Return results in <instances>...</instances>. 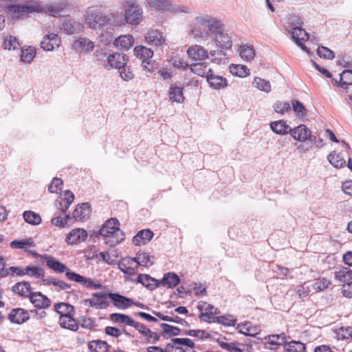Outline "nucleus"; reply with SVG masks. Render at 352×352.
<instances>
[{"mask_svg": "<svg viewBox=\"0 0 352 352\" xmlns=\"http://www.w3.org/2000/svg\"><path fill=\"white\" fill-rule=\"evenodd\" d=\"M252 86L262 91L270 92L271 90L270 82L265 79L260 77H255L253 82Z\"/></svg>", "mask_w": 352, "mask_h": 352, "instance_id": "52", "label": "nucleus"}, {"mask_svg": "<svg viewBox=\"0 0 352 352\" xmlns=\"http://www.w3.org/2000/svg\"><path fill=\"white\" fill-rule=\"evenodd\" d=\"M153 236V233L150 230H142L133 238V243L135 245L141 246L149 242Z\"/></svg>", "mask_w": 352, "mask_h": 352, "instance_id": "26", "label": "nucleus"}, {"mask_svg": "<svg viewBox=\"0 0 352 352\" xmlns=\"http://www.w3.org/2000/svg\"><path fill=\"white\" fill-rule=\"evenodd\" d=\"M72 47L76 52H89L93 50L94 45L88 38H80L73 43Z\"/></svg>", "mask_w": 352, "mask_h": 352, "instance_id": "30", "label": "nucleus"}, {"mask_svg": "<svg viewBox=\"0 0 352 352\" xmlns=\"http://www.w3.org/2000/svg\"><path fill=\"white\" fill-rule=\"evenodd\" d=\"M295 291L300 298H305L313 292L309 281L305 282L303 284L296 286Z\"/></svg>", "mask_w": 352, "mask_h": 352, "instance_id": "53", "label": "nucleus"}, {"mask_svg": "<svg viewBox=\"0 0 352 352\" xmlns=\"http://www.w3.org/2000/svg\"><path fill=\"white\" fill-rule=\"evenodd\" d=\"M317 54L320 57L327 59H333L335 57L333 52L324 46H318Z\"/></svg>", "mask_w": 352, "mask_h": 352, "instance_id": "63", "label": "nucleus"}, {"mask_svg": "<svg viewBox=\"0 0 352 352\" xmlns=\"http://www.w3.org/2000/svg\"><path fill=\"white\" fill-rule=\"evenodd\" d=\"M221 28L220 21L216 20H209L203 18H197L195 26L192 32L198 36H201L204 32H207L206 28L212 33H217Z\"/></svg>", "mask_w": 352, "mask_h": 352, "instance_id": "5", "label": "nucleus"}, {"mask_svg": "<svg viewBox=\"0 0 352 352\" xmlns=\"http://www.w3.org/2000/svg\"><path fill=\"white\" fill-rule=\"evenodd\" d=\"M63 185L61 179L54 177L48 186V190L51 193L58 194L62 190Z\"/></svg>", "mask_w": 352, "mask_h": 352, "instance_id": "60", "label": "nucleus"}, {"mask_svg": "<svg viewBox=\"0 0 352 352\" xmlns=\"http://www.w3.org/2000/svg\"><path fill=\"white\" fill-rule=\"evenodd\" d=\"M44 258L46 260L47 266L52 270L59 273H66L67 271H70L65 265L60 263L53 256L45 255Z\"/></svg>", "mask_w": 352, "mask_h": 352, "instance_id": "28", "label": "nucleus"}, {"mask_svg": "<svg viewBox=\"0 0 352 352\" xmlns=\"http://www.w3.org/2000/svg\"><path fill=\"white\" fill-rule=\"evenodd\" d=\"M237 328L240 333L250 336H255L261 331L260 326L254 324L251 322H245L239 324Z\"/></svg>", "mask_w": 352, "mask_h": 352, "instance_id": "22", "label": "nucleus"}, {"mask_svg": "<svg viewBox=\"0 0 352 352\" xmlns=\"http://www.w3.org/2000/svg\"><path fill=\"white\" fill-rule=\"evenodd\" d=\"M9 320L14 323L22 324L29 320V312L22 308L14 309L8 316Z\"/></svg>", "mask_w": 352, "mask_h": 352, "instance_id": "19", "label": "nucleus"}, {"mask_svg": "<svg viewBox=\"0 0 352 352\" xmlns=\"http://www.w3.org/2000/svg\"><path fill=\"white\" fill-rule=\"evenodd\" d=\"M8 275H16L17 276H25V267L21 266H13L6 269L3 268L1 277H6Z\"/></svg>", "mask_w": 352, "mask_h": 352, "instance_id": "49", "label": "nucleus"}, {"mask_svg": "<svg viewBox=\"0 0 352 352\" xmlns=\"http://www.w3.org/2000/svg\"><path fill=\"white\" fill-rule=\"evenodd\" d=\"M152 256L146 252H139L137 254L136 257L134 258L137 264L142 266H148L153 264L152 261Z\"/></svg>", "mask_w": 352, "mask_h": 352, "instance_id": "56", "label": "nucleus"}, {"mask_svg": "<svg viewBox=\"0 0 352 352\" xmlns=\"http://www.w3.org/2000/svg\"><path fill=\"white\" fill-rule=\"evenodd\" d=\"M9 10L12 12L14 17L19 19L30 12H42L44 8L38 1L32 0L24 5H12L9 7Z\"/></svg>", "mask_w": 352, "mask_h": 352, "instance_id": "3", "label": "nucleus"}, {"mask_svg": "<svg viewBox=\"0 0 352 352\" xmlns=\"http://www.w3.org/2000/svg\"><path fill=\"white\" fill-rule=\"evenodd\" d=\"M239 54L243 60L251 61L255 56L254 49L252 46L242 45L239 47Z\"/></svg>", "mask_w": 352, "mask_h": 352, "instance_id": "50", "label": "nucleus"}, {"mask_svg": "<svg viewBox=\"0 0 352 352\" xmlns=\"http://www.w3.org/2000/svg\"><path fill=\"white\" fill-rule=\"evenodd\" d=\"M20 46L18 38L12 35H7L4 37L2 47L6 50H14Z\"/></svg>", "mask_w": 352, "mask_h": 352, "instance_id": "48", "label": "nucleus"}, {"mask_svg": "<svg viewBox=\"0 0 352 352\" xmlns=\"http://www.w3.org/2000/svg\"><path fill=\"white\" fill-rule=\"evenodd\" d=\"M107 16L103 14L100 6H94L87 8L85 23L90 28H100L107 24Z\"/></svg>", "mask_w": 352, "mask_h": 352, "instance_id": "2", "label": "nucleus"}, {"mask_svg": "<svg viewBox=\"0 0 352 352\" xmlns=\"http://www.w3.org/2000/svg\"><path fill=\"white\" fill-rule=\"evenodd\" d=\"M66 277L68 280L76 283H80L82 285L88 289H101L102 285L99 283H95L91 278H85L76 272L67 271Z\"/></svg>", "mask_w": 352, "mask_h": 352, "instance_id": "8", "label": "nucleus"}, {"mask_svg": "<svg viewBox=\"0 0 352 352\" xmlns=\"http://www.w3.org/2000/svg\"><path fill=\"white\" fill-rule=\"evenodd\" d=\"M306 349L305 344L296 340L287 341L283 345L285 352H305Z\"/></svg>", "mask_w": 352, "mask_h": 352, "instance_id": "39", "label": "nucleus"}, {"mask_svg": "<svg viewBox=\"0 0 352 352\" xmlns=\"http://www.w3.org/2000/svg\"><path fill=\"white\" fill-rule=\"evenodd\" d=\"M108 22L109 25L114 27H120L123 25L126 22L124 18L123 19L121 15L112 14L110 16H107Z\"/></svg>", "mask_w": 352, "mask_h": 352, "instance_id": "61", "label": "nucleus"}, {"mask_svg": "<svg viewBox=\"0 0 352 352\" xmlns=\"http://www.w3.org/2000/svg\"><path fill=\"white\" fill-rule=\"evenodd\" d=\"M190 69L192 73L201 77H207L208 74L212 72V69H208L207 65L204 63L192 64L190 67Z\"/></svg>", "mask_w": 352, "mask_h": 352, "instance_id": "47", "label": "nucleus"}, {"mask_svg": "<svg viewBox=\"0 0 352 352\" xmlns=\"http://www.w3.org/2000/svg\"><path fill=\"white\" fill-rule=\"evenodd\" d=\"M148 5L159 10H168L171 4L168 0H148Z\"/></svg>", "mask_w": 352, "mask_h": 352, "instance_id": "58", "label": "nucleus"}, {"mask_svg": "<svg viewBox=\"0 0 352 352\" xmlns=\"http://www.w3.org/2000/svg\"><path fill=\"white\" fill-rule=\"evenodd\" d=\"M145 39L149 45L156 47L161 46L164 42L162 34L158 30H155L148 31Z\"/></svg>", "mask_w": 352, "mask_h": 352, "instance_id": "31", "label": "nucleus"}, {"mask_svg": "<svg viewBox=\"0 0 352 352\" xmlns=\"http://www.w3.org/2000/svg\"><path fill=\"white\" fill-rule=\"evenodd\" d=\"M341 86L352 85V71L345 70L340 74Z\"/></svg>", "mask_w": 352, "mask_h": 352, "instance_id": "64", "label": "nucleus"}, {"mask_svg": "<svg viewBox=\"0 0 352 352\" xmlns=\"http://www.w3.org/2000/svg\"><path fill=\"white\" fill-rule=\"evenodd\" d=\"M187 53L194 60H204L208 57V52L201 46L195 45L190 46Z\"/></svg>", "mask_w": 352, "mask_h": 352, "instance_id": "25", "label": "nucleus"}, {"mask_svg": "<svg viewBox=\"0 0 352 352\" xmlns=\"http://www.w3.org/2000/svg\"><path fill=\"white\" fill-rule=\"evenodd\" d=\"M93 307L96 309H106L109 307V303L107 301L108 293H94L92 294Z\"/></svg>", "mask_w": 352, "mask_h": 352, "instance_id": "29", "label": "nucleus"}, {"mask_svg": "<svg viewBox=\"0 0 352 352\" xmlns=\"http://www.w3.org/2000/svg\"><path fill=\"white\" fill-rule=\"evenodd\" d=\"M107 61L110 68H116L119 70L127 64L128 58L126 54L117 52L110 54L107 58Z\"/></svg>", "mask_w": 352, "mask_h": 352, "instance_id": "18", "label": "nucleus"}, {"mask_svg": "<svg viewBox=\"0 0 352 352\" xmlns=\"http://www.w3.org/2000/svg\"><path fill=\"white\" fill-rule=\"evenodd\" d=\"M230 72L232 74L240 78H245L250 75V71L247 66L244 65H231Z\"/></svg>", "mask_w": 352, "mask_h": 352, "instance_id": "46", "label": "nucleus"}, {"mask_svg": "<svg viewBox=\"0 0 352 352\" xmlns=\"http://www.w3.org/2000/svg\"><path fill=\"white\" fill-rule=\"evenodd\" d=\"M119 269L126 275H135L138 272V264L134 258L126 257L122 259L118 264Z\"/></svg>", "mask_w": 352, "mask_h": 352, "instance_id": "16", "label": "nucleus"}, {"mask_svg": "<svg viewBox=\"0 0 352 352\" xmlns=\"http://www.w3.org/2000/svg\"><path fill=\"white\" fill-rule=\"evenodd\" d=\"M36 243L32 238H28L22 240H14L10 243V247L14 249L24 250L25 252L29 248H34Z\"/></svg>", "mask_w": 352, "mask_h": 352, "instance_id": "41", "label": "nucleus"}, {"mask_svg": "<svg viewBox=\"0 0 352 352\" xmlns=\"http://www.w3.org/2000/svg\"><path fill=\"white\" fill-rule=\"evenodd\" d=\"M180 282L179 277L174 272H168L164 275L160 285L167 288H174Z\"/></svg>", "mask_w": 352, "mask_h": 352, "instance_id": "33", "label": "nucleus"}, {"mask_svg": "<svg viewBox=\"0 0 352 352\" xmlns=\"http://www.w3.org/2000/svg\"><path fill=\"white\" fill-rule=\"evenodd\" d=\"M23 216L25 222L30 224L38 225L41 222V216L33 211H25Z\"/></svg>", "mask_w": 352, "mask_h": 352, "instance_id": "57", "label": "nucleus"}, {"mask_svg": "<svg viewBox=\"0 0 352 352\" xmlns=\"http://www.w3.org/2000/svg\"><path fill=\"white\" fill-rule=\"evenodd\" d=\"M61 40L59 36L54 33L45 35L41 42V47L45 51H52L60 45Z\"/></svg>", "mask_w": 352, "mask_h": 352, "instance_id": "15", "label": "nucleus"}, {"mask_svg": "<svg viewBox=\"0 0 352 352\" xmlns=\"http://www.w3.org/2000/svg\"><path fill=\"white\" fill-rule=\"evenodd\" d=\"M169 100L173 102L182 103L185 100L182 88L172 85L168 91Z\"/></svg>", "mask_w": 352, "mask_h": 352, "instance_id": "32", "label": "nucleus"}, {"mask_svg": "<svg viewBox=\"0 0 352 352\" xmlns=\"http://www.w3.org/2000/svg\"><path fill=\"white\" fill-rule=\"evenodd\" d=\"M88 348L91 352H109V344L100 340H92L88 343Z\"/></svg>", "mask_w": 352, "mask_h": 352, "instance_id": "43", "label": "nucleus"}, {"mask_svg": "<svg viewBox=\"0 0 352 352\" xmlns=\"http://www.w3.org/2000/svg\"><path fill=\"white\" fill-rule=\"evenodd\" d=\"M108 298L112 305L120 309H126L133 305L132 299L116 293H108Z\"/></svg>", "mask_w": 352, "mask_h": 352, "instance_id": "14", "label": "nucleus"}, {"mask_svg": "<svg viewBox=\"0 0 352 352\" xmlns=\"http://www.w3.org/2000/svg\"><path fill=\"white\" fill-rule=\"evenodd\" d=\"M206 79L210 86L214 89H224L228 85V81L225 78L214 75L212 71L208 74Z\"/></svg>", "mask_w": 352, "mask_h": 352, "instance_id": "21", "label": "nucleus"}, {"mask_svg": "<svg viewBox=\"0 0 352 352\" xmlns=\"http://www.w3.org/2000/svg\"><path fill=\"white\" fill-rule=\"evenodd\" d=\"M138 283L150 290H153L160 286V283L155 278L148 274H140L138 276Z\"/></svg>", "mask_w": 352, "mask_h": 352, "instance_id": "37", "label": "nucleus"}, {"mask_svg": "<svg viewBox=\"0 0 352 352\" xmlns=\"http://www.w3.org/2000/svg\"><path fill=\"white\" fill-rule=\"evenodd\" d=\"M215 322H218L226 327H234L236 324V318L230 314L217 316Z\"/></svg>", "mask_w": 352, "mask_h": 352, "instance_id": "54", "label": "nucleus"}, {"mask_svg": "<svg viewBox=\"0 0 352 352\" xmlns=\"http://www.w3.org/2000/svg\"><path fill=\"white\" fill-rule=\"evenodd\" d=\"M134 43V39L132 35L125 34L118 36L114 41V45L123 50H129Z\"/></svg>", "mask_w": 352, "mask_h": 352, "instance_id": "35", "label": "nucleus"}, {"mask_svg": "<svg viewBox=\"0 0 352 352\" xmlns=\"http://www.w3.org/2000/svg\"><path fill=\"white\" fill-rule=\"evenodd\" d=\"M74 194L69 190H67L65 192V197L60 198L58 200L57 207L61 211H65L68 209L70 204L74 201Z\"/></svg>", "mask_w": 352, "mask_h": 352, "instance_id": "44", "label": "nucleus"}, {"mask_svg": "<svg viewBox=\"0 0 352 352\" xmlns=\"http://www.w3.org/2000/svg\"><path fill=\"white\" fill-rule=\"evenodd\" d=\"M110 320L118 324H122L134 327L138 321L134 320L128 315L120 313L111 314L109 316Z\"/></svg>", "mask_w": 352, "mask_h": 352, "instance_id": "24", "label": "nucleus"}, {"mask_svg": "<svg viewBox=\"0 0 352 352\" xmlns=\"http://www.w3.org/2000/svg\"><path fill=\"white\" fill-rule=\"evenodd\" d=\"M335 278L340 283H349L352 280V270L342 267L335 272Z\"/></svg>", "mask_w": 352, "mask_h": 352, "instance_id": "42", "label": "nucleus"}, {"mask_svg": "<svg viewBox=\"0 0 352 352\" xmlns=\"http://www.w3.org/2000/svg\"><path fill=\"white\" fill-rule=\"evenodd\" d=\"M25 276L36 279H43L45 276V270L39 266L28 265L25 267Z\"/></svg>", "mask_w": 352, "mask_h": 352, "instance_id": "45", "label": "nucleus"}, {"mask_svg": "<svg viewBox=\"0 0 352 352\" xmlns=\"http://www.w3.org/2000/svg\"><path fill=\"white\" fill-rule=\"evenodd\" d=\"M32 288L28 281H21L16 283L12 287V292L22 298H30L32 294Z\"/></svg>", "mask_w": 352, "mask_h": 352, "instance_id": "20", "label": "nucleus"}, {"mask_svg": "<svg viewBox=\"0 0 352 352\" xmlns=\"http://www.w3.org/2000/svg\"><path fill=\"white\" fill-rule=\"evenodd\" d=\"M89 213V209L87 204H82L77 206L73 212V217L76 220H83L86 219Z\"/></svg>", "mask_w": 352, "mask_h": 352, "instance_id": "51", "label": "nucleus"}, {"mask_svg": "<svg viewBox=\"0 0 352 352\" xmlns=\"http://www.w3.org/2000/svg\"><path fill=\"white\" fill-rule=\"evenodd\" d=\"M217 45L223 49L228 50L232 47V39L230 36L222 31L218 32L214 37Z\"/></svg>", "mask_w": 352, "mask_h": 352, "instance_id": "36", "label": "nucleus"}, {"mask_svg": "<svg viewBox=\"0 0 352 352\" xmlns=\"http://www.w3.org/2000/svg\"><path fill=\"white\" fill-rule=\"evenodd\" d=\"M134 328L139 332L146 344H155L160 338V335L157 333L152 331L145 324L140 322H137Z\"/></svg>", "mask_w": 352, "mask_h": 352, "instance_id": "9", "label": "nucleus"}, {"mask_svg": "<svg viewBox=\"0 0 352 352\" xmlns=\"http://www.w3.org/2000/svg\"><path fill=\"white\" fill-rule=\"evenodd\" d=\"M53 309L59 315V318L69 315H75L76 314L75 308L73 305L63 302L55 303Z\"/></svg>", "mask_w": 352, "mask_h": 352, "instance_id": "23", "label": "nucleus"}, {"mask_svg": "<svg viewBox=\"0 0 352 352\" xmlns=\"http://www.w3.org/2000/svg\"><path fill=\"white\" fill-rule=\"evenodd\" d=\"M292 38L295 43L301 47V49L309 54V50L302 43L303 41H306L309 39L308 33L303 29L299 28H294L291 31Z\"/></svg>", "mask_w": 352, "mask_h": 352, "instance_id": "17", "label": "nucleus"}, {"mask_svg": "<svg viewBox=\"0 0 352 352\" xmlns=\"http://www.w3.org/2000/svg\"><path fill=\"white\" fill-rule=\"evenodd\" d=\"M160 326L163 329L162 334L164 336H177L180 334L181 331L177 327L171 326L166 323H162Z\"/></svg>", "mask_w": 352, "mask_h": 352, "instance_id": "59", "label": "nucleus"}, {"mask_svg": "<svg viewBox=\"0 0 352 352\" xmlns=\"http://www.w3.org/2000/svg\"><path fill=\"white\" fill-rule=\"evenodd\" d=\"M265 344H270L278 347L284 345L287 342V336L285 333L269 335L265 338Z\"/></svg>", "mask_w": 352, "mask_h": 352, "instance_id": "38", "label": "nucleus"}, {"mask_svg": "<svg viewBox=\"0 0 352 352\" xmlns=\"http://www.w3.org/2000/svg\"><path fill=\"white\" fill-rule=\"evenodd\" d=\"M119 73L121 78L125 81L130 80L133 78L134 74L130 67L127 65V64L125 65V66H123L119 69Z\"/></svg>", "mask_w": 352, "mask_h": 352, "instance_id": "62", "label": "nucleus"}, {"mask_svg": "<svg viewBox=\"0 0 352 352\" xmlns=\"http://www.w3.org/2000/svg\"><path fill=\"white\" fill-rule=\"evenodd\" d=\"M313 289V293H317L328 288L331 281L324 277H319L314 280L309 281Z\"/></svg>", "mask_w": 352, "mask_h": 352, "instance_id": "40", "label": "nucleus"}, {"mask_svg": "<svg viewBox=\"0 0 352 352\" xmlns=\"http://www.w3.org/2000/svg\"><path fill=\"white\" fill-rule=\"evenodd\" d=\"M197 309L200 311V320L208 323L215 322L217 314H219L218 308L207 302L201 301L197 305Z\"/></svg>", "mask_w": 352, "mask_h": 352, "instance_id": "6", "label": "nucleus"}, {"mask_svg": "<svg viewBox=\"0 0 352 352\" xmlns=\"http://www.w3.org/2000/svg\"><path fill=\"white\" fill-rule=\"evenodd\" d=\"M289 134L294 140L300 142H305L311 138V130L305 124H300L294 129L291 128Z\"/></svg>", "mask_w": 352, "mask_h": 352, "instance_id": "10", "label": "nucleus"}, {"mask_svg": "<svg viewBox=\"0 0 352 352\" xmlns=\"http://www.w3.org/2000/svg\"><path fill=\"white\" fill-rule=\"evenodd\" d=\"M87 232L83 228L72 230L65 238V242L69 245H78L86 240Z\"/></svg>", "mask_w": 352, "mask_h": 352, "instance_id": "13", "label": "nucleus"}, {"mask_svg": "<svg viewBox=\"0 0 352 352\" xmlns=\"http://www.w3.org/2000/svg\"><path fill=\"white\" fill-rule=\"evenodd\" d=\"M342 146L345 153L333 151L328 155V160L331 163V164L333 165L335 168H340L346 165V157H347V167L351 170H352L351 159L349 157V151L351 150V148L349 145L344 141H342Z\"/></svg>", "mask_w": 352, "mask_h": 352, "instance_id": "4", "label": "nucleus"}, {"mask_svg": "<svg viewBox=\"0 0 352 352\" xmlns=\"http://www.w3.org/2000/svg\"><path fill=\"white\" fill-rule=\"evenodd\" d=\"M119 226V221L116 218H111L104 223L100 230V234L104 237L106 244L115 246L124 240V234Z\"/></svg>", "mask_w": 352, "mask_h": 352, "instance_id": "1", "label": "nucleus"}, {"mask_svg": "<svg viewBox=\"0 0 352 352\" xmlns=\"http://www.w3.org/2000/svg\"><path fill=\"white\" fill-rule=\"evenodd\" d=\"M270 129L273 132L278 135L289 133L291 127L283 120L274 121L270 123Z\"/></svg>", "mask_w": 352, "mask_h": 352, "instance_id": "34", "label": "nucleus"}, {"mask_svg": "<svg viewBox=\"0 0 352 352\" xmlns=\"http://www.w3.org/2000/svg\"><path fill=\"white\" fill-rule=\"evenodd\" d=\"M133 51L135 56L142 60L144 69L151 72L152 69H148L147 65L150 63L149 60L153 56V52L150 48L142 45L136 46Z\"/></svg>", "mask_w": 352, "mask_h": 352, "instance_id": "12", "label": "nucleus"}, {"mask_svg": "<svg viewBox=\"0 0 352 352\" xmlns=\"http://www.w3.org/2000/svg\"><path fill=\"white\" fill-rule=\"evenodd\" d=\"M75 315H69L59 318L58 323L60 326L66 329L76 331L78 329V323L74 318Z\"/></svg>", "mask_w": 352, "mask_h": 352, "instance_id": "27", "label": "nucleus"}, {"mask_svg": "<svg viewBox=\"0 0 352 352\" xmlns=\"http://www.w3.org/2000/svg\"><path fill=\"white\" fill-rule=\"evenodd\" d=\"M36 55V49L34 47L29 46L21 50V60L27 63H30Z\"/></svg>", "mask_w": 352, "mask_h": 352, "instance_id": "55", "label": "nucleus"}, {"mask_svg": "<svg viewBox=\"0 0 352 352\" xmlns=\"http://www.w3.org/2000/svg\"><path fill=\"white\" fill-rule=\"evenodd\" d=\"M30 302L38 309H46L51 306V300L41 292H33L29 298Z\"/></svg>", "mask_w": 352, "mask_h": 352, "instance_id": "11", "label": "nucleus"}, {"mask_svg": "<svg viewBox=\"0 0 352 352\" xmlns=\"http://www.w3.org/2000/svg\"><path fill=\"white\" fill-rule=\"evenodd\" d=\"M142 10L138 5H129L125 10V22L130 25H137L142 19Z\"/></svg>", "mask_w": 352, "mask_h": 352, "instance_id": "7", "label": "nucleus"}]
</instances>
